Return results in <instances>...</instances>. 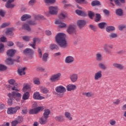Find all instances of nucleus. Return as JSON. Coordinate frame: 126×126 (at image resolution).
<instances>
[{"instance_id": "obj_64", "label": "nucleus", "mask_w": 126, "mask_h": 126, "mask_svg": "<svg viewBox=\"0 0 126 126\" xmlns=\"http://www.w3.org/2000/svg\"><path fill=\"white\" fill-rule=\"evenodd\" d=\"M90 29H92V30H93V31H96V27H95L94 25H90Z\"/></svg>"}, {"instance_id": "obj_21", "label": "nucleus", "mask_w": 126, "mask_h": 126, "mask_svg": "<svg viewBox=\"0 0 126 126\" xmlns=\"http://www.w3.org/2000/svg\"><path fill=\"white\" fill-rule=\"evenodd\" d=\"M113 66L116 68H118V69H120V70H123L125 68L124 65L118 63H114L113 64Z\"/></svg>"}, {"instance_id": "obj_30", "label": "nucleus", "mask_w": 126, "mask_h": 126, "mask_svg": "<svg viewBox=\"0 0 126 126\" xmlns=\"http://www.w3.org/2000/svg\"><path fill=\"white\" fill-rule=\"evenodd\" d=\"M39 89L41 93H43L44 94H47V93H49V90L47 89V88H46L45 87H40Z\"/></svg>"}, {"instance_id": "obj_39", "label": "nucleus", "mask_w": 126, "mask_h": 126, "mask_svg": "<svg viewBox=\"0 0 126 126\" xmlns=\"http://www.w3.org/2000/svg\"><path fill=\"white\" fill-rule=\"evenodd\" d=\"M38 40H39V39L38 38H33V44H30V46H31V47H32V48H33V49H35V45L36 44V42H37V41H38Z\"/></svg>"}, {"instance_id": "obj_3", "label": "nucleus", "mask_w": 126, "mask_h": 126, "mask_svg": "<svg viewBox=\"0 0 126 126\" xmlns=\"http://www.w3.org/2000/svg\"><path fill=\"white\" fill-rule=\"evenodd\" d=\"M8 82L11 85H14L13 87H11V86L8 85V88L9 90H12L13 91H16V92H20V89H17V87H18V84L15 83V80L11 79L8 80Z\"/></svg>"}, {"instance_id": "obj_55", "label": "nucleus", "mask_w": 126, "mask_h": 126, "mask_svg": "<svg viewBox=\"0 0 126 126\" xmlns=\"http://www.w3.org/2000/svg\"><path fill=\"white\" fill-rule=\"evenodd\" d=\"M23 40L26 41V42H28L30 40V37L27 36H23Z\"/></svg>"}, {"instance_id": "obj_41", "label": "nucleus", "mask_w": 126, "mask_h": 126, "mask_svg": "<svg viewBox=\"0 0 126 126\" xmlns=\"http://www.w3.org/2000/svg\"><path fill=\"white\" fill-rule=\"evenodd\" d=\"M116 13L117 15H119V16H122L123 15V10L122 9H118L116 11Z\"/></svg>"}, {"instance_id": "obj_6", "label": "nucleus", "mask_w": 126, "mask_h": 126, "mask_svg": "<svg viewBox=\"0 0 126 126\" xmlns=\"http://www.w3.org/2000/svg\"><path fill=\"white\" fill-rule=\"evenodd\" d=\"M18 110H20V107L18 106L15 107H9L7 109V113L8 115H14L17 113Z\"/></svg>"}, {"instance_id": "obj_13", "label": "nucleus", "mask_w": 126, "mask_h": 126, "mask_svg": "<svg viewBox=\"0 0 126 126\" xmlns=\"http://www.w3.org/2000/svg\"><path fill=\"white\" fill-rule=\"evenodd\" d=\"M33 98L34 100H43L45 99V97L41 96L40 93L38 92L33 93Z\"/></svg>"}, {"instance_id": "obj_10", "label": "nucleus", "mask_w": 126, "mask_h": 126, "mask_svg": "<svg viewBox=\"0 0 126 126\" xmlns=\"http://www.w3.org/2000/svg\"><path fill=\"white\" fill-rule=\"evenodd\" d=\"M35 24H36L35 22H33L32 21H29L27 22V24H25L23 25L22 28L23 29H25V30H27L28 31H30V30H31V29H30L29 25H35Z\"/></svg>"}, {"instance_id": "obj_2", "label": "nucleus", "mask_w": 126, "mask_h": 126, "mask_svg": "<svg viewBox=\"0 0 126 126\" xmlns=\"http://www.w3.org/2000/svg\"><path fill=\"white\" fill-rule=\"evenodd\" d=\"M7 96L10 98L8 99L7 104L9 106H11L13 103L12 99H15L16 101H20L22 94L18 92L13 91L11 93L8 94Z\"/></svg>"}, {"instance_id": "obj_50", "label": "nucleus", "mask_w": 126, "mask_h": 126, "mask_svg": "<svg viewBox=\"0 0 126 126\" xmlns=\"http://www.w3.org/2000/svg\"><path fill=\"white\" fill-rule=\"evenodd\" d=\"M16 121H17L18 124H20L23 122V117L19 116L17 117Z\"/></svg>"}, {"instance_id": "obj_60", "label": "nucleus", "mask_w": 126, "mask_h": 126, "mask_svg": "<svg viewBox=\"0 0 126 126\" xmlns=\"http://www.w3.org/2000/svg\"><path fill=\"white\" fill-rule=\"evenodd\" d=\"M18 124L19 123L17 122V120H14L11 122V126H17V125H18Z\"/></svg>"}, {"instance_id": "obj_8", "label": "nucleus", "mask_w": 126, "mask_h": 126, "mask_svg": "<svg viewBox=\"0 0 126 126\" xmlns=\"http://www.w3.org/2000/svg\"><path fill=\"white\" fill-rule=\"evenodd\" d=\"M43 110H44V107L39 106L37 108L30 110L29 113L32 115H34V114H38V113L43 111Z\"/></svg>"}, {"instance_id": "obj_54", "label": "nucleus", "mask_w": 126, "mask_h": 126, "mask_svg": "<svg viewBox=\"0 0 126 126\" xmlns=\"http://www.w3.org/2000/svg\"><path fill=\"white\" fill-rule=\"evenodd\" d=\"M45 3H55L56 0H44Z\"/></svg>"}, {"instance_id": "obj_49", "label": "nucleus", "mask_w": 126, "mask_h": 126, "mask_svg": "<svg viewBox=\"0 0 126 126\" xmlns=\"http://www.w3.org/2000/svg\"><path fill=\"white\" fill-rule=\"evenodd\" d=\"M117 37H118L117 33H111L110 34H109V37L111 39H114V38H117Z\"/></svg>"}, {"instance_id": "obj_22", "label": "nucleus", "mask_w": 126, "mask_h": 126, "mask_svg": "<svg viewBox=\"0 0 126 126\" xmlns=\"http://www.w3.org/2000/svg\"><path fill=\"white\" fill-rule=\"evenodd\" d=\"M67 91H72L76 88V86L73 84H69L66 87Z\"/></svg>"}, {"instance_id": "obj_35", "label": "nucleus", "mask_w": 126, "mask_h": 126, "mask_svg": "<svg viewBox=\"0 0 126 126\" xmlns=\"http://www.w3.org/2000/svg\"><path fill=\"white\" fill-rule=\"evenodd\" d=\"M83 95H84L86 97H88V98H91V97H93L94 94H93V93L91 92H90L87 93H84L83 94Z\"/></svg>"}, {"instance_id": "obj_33", "label": "nucleus", "mask_w": 126, "mask_h": 126, "mask_svg": "<svg viewBox=\"0 0 126 126\" xmlns=\"http://www.w3.org/2000/svg\"><path fill=\"white\" fill-rule=\"evenodd\" d=\"M55 120L58 122H63L64 120V117L63 115H60L55 117Z\"/></svg>"}, {"instance_id": "obj_23", "label": "nucleus", "mask_w": 126, "mask_h": 126, "mask_svg": "<svg viewBox=\"0 0 126 126\" xmlns=\"http://www.w3.org/2000/svg\"><path fill=\"white\" fill-rule=\"evenodd\" d=\"M64 116L65 118H66V119H67V120H68L69 121H72V120H73V118L71 116V114L69 112H64Z\"/></svg>"}, {"instance_id": "obj_4", "label": "nucleus", "mask_w": 126, "mask_h": 126, "mask_svg": "<svg viewBox=\"0 0 126 126\" xmlns=\"http://www.w3.org/2000/svg\"><path fill=\"white\" fill-rule=\"evenodd\" d=\"M55 91L57 93L58 97L62 98V97L63 96V94H64L65 92H66V89L65 87L60 85L55 88Z\"/></svg>"}, {"instance_id": "obj_43", "label": "nucleus", "mask_w": 126, "mask_h": 126, "mask_svg": "<svg viewBox=\"0 0 126 126\" xmlns=\"http://www.w3.org/2000/svg\"><path fill=\"white\" fill-rule=\"evenodd\" d=\"M98 66L101 69L105 70L107 69V67H106V65L103 63H99L98 64Z\"/></svg>"}, {"instance_id": "obj_14", "label": "nucleus", "mask_w": 126, "mask_h": 126, "mask_svg": "<svg viewBox=\"0 0 126 126\" xmlns=\"http://www.w3.org/2000/svg\"><path fill=\"white\" fill-rule=\"evenodd\" d=\"M69 78L71 82H73V83L77 82V80H78V74L76 73H73L70 75Z\"/></svg>"}, {"instance_id": "obj_62", "label": "nucleus", "mask_w": 126, "mask_h": 126, "mask_svg": "<svg viewBox=\"0 0 126 126\" xmlns=\"http://www.w3.org/2000/svg\"><path fill=\"white\" fill-rule=\"evenodd\" d=\"M0 42H3V43H4V42H6V37L2 36L1 38H0Z\"/></svg>"}, {"instance_id": "obj_25", "label": "nucleus", "mask_w": 126, "mask_h": 126, "mask_svg": "<svg viewBox=\"0 0 126 126\" xmlns=\"http://www.w3.org/2000/svg\"><path fill=\"white\" fill-rule=\"evenodd\" d=\"M25 69L26 67L19 68L18 69V73L19 75H25Z\"/></svg>"}, {"instance_id": "obj_53", "label": "nucleus", "mask_w": 126, "mask_h": 126, "mask_svg": "<svg viewBox=\"0 0 126 126\" xmlns=\"http://www.w3.org/2000/svg\"><path fill=\"white\" fill-rule=\"evenodd\" d=\"M113 103L114 105H119L121 103V100L119 99H115L113 100Z\"/></svg>"}, {"instance_id": "obj_15", "label": "nucleus", "mask_w": 126, "mask_h": 126, "mask_svg": "<svg viewBox=\"0 0 126 126\" xmlns=\"http://www.w3.org/2000/svg\"><path fill=\"white\" fill-rule=\"evenodd\" d=\"M64 62L65 63H72L74 62V58L71 56L66 57Z\"/></svg>"}, {"instance_id": "obj_47", "label": "nucleus", "mask_w": 126, "mask_h": 126, "mask_svg": "<svg viewBox=\"0 0 126 126\" xmlns=\"http://www.w3.org/2000/svg\"><path fill=\"white\" fill-rule=\"evenodd\" d=\"M109 124L110 126H115L116 124H117V122L115 119H111L109 121Z\"/></svg>"}, {"instance_id": "obj_12", "label": "nucleus", "mask_w": 126, "mask_h": 126, "mask_svg": "<svg viewBox=\"0 0 126 126\" xmlns=\"http://www.w3.org/2000/svg\"><path fill=\"white\" fill-rule=\"evenodd\" d=\"M77 25L80 29H82L86 25V21L79 20L77 21Z\"/></svg>"}, {"instance_id": "obj_36", "label": "nucleus", "mask_w": 126, "mask_h": 126, "mask_svg": "<svg viewBox=\"0 0 126 126\" xmlns=\"http://www.w3.org/2000/svg\"><path fill=\"white\" fill-rule=\"evenodd\" d=\"M30 89V85L28 84H26L24 85L23 88V92H26L27 90H29Z\"/></svg>"}, {"instance_id": "obj_7", "label": "nucleus", "mask_w": 126, "mask_h": 126, "mask_svg": "<svg viewBox=\"0 0 126 126\" xmlns=\"http://www.w3.org/2000/svg\"><path fill=\"white\" fill-rule=\"evenodd\" d=\"M61 76L62 73H61L54 74L50 77V80L51 82H56V81H59L61 79Z\"/></svg>"}, {"instance_id": "obj_42", "label": "nucleus", "mask_w": 126, "mask_h": 126, "mask_svg": "<svg viewBox=\"0 0 126 126\" xmlns=\"http://www.w3.org/2000/svg\"><path fill=\"white\" fill-rule=\"evenodd\" d=\"M106 25L107 24L104 22L100 23L98 24V26L100 29H103V28H105V27L106 26Z\"/></svg>"}, {"instance_id": "obj_61", "label": "nucleus", "mask_w": 126, "mask_h": 126, "mask_svg": "<svg viewBox=\"0 0 126 126\" xmlns=\"http://www.w3.org/2000/svg\"><path fill=\"white\" fill-rule=\"evenodd\" d=\"M16 43L18 47H19V48H23L24 46V45L23 44H21L20 42H16Z\"/></svg>"}, {"instance_id": "obj_17", "label": "nucleus", "mask_w": 126, "mask_h": 126, "mask_svg": "<svg viewBox=\"0 0 126 126\" xmlns=\"http://www.w3.org/2000/svg\"><path fill=\"white\" fill-rule=\"evenodd\" d=\"M15 0H8L5 4V7L7 8H11L14 7V4H12V2H14Z\"/></svg>"}, {"instance_id": "obj_32", "label": "nucleus", "mask_w": 126, "mask_h": 126, "mask_svg": "<svg viewBox=\"0 0 126 126\" xmlns=\"http://www.w3.org/2000/svg\"><path fill=\"white\" fill-rule=\"evenodd\" d=\"M34 19L35 20H42L45 19V18L41 15H35L34 16Z\"/></svg>"}, {"instance_id": "obj_26", "label": "nucleus", "mask_w": 126, "mask_h": 126, "mask_svg": "<svg viewBox=\"0 0 126 126\" xmlns=\"http://www.w3.org/2000/svg\"><path fill=\"white\" fill-rule=\"evenodd\" d=\"M30 97V93H29V92H27L23 94L22 99L23 100H29Z\"/></svg>"}, {"instance_id": "obj_40", "label": "nucleus", "mask_w": 126, "mask_h": 126, "mask_svg": "<svg viewBox=\"0 0 126 126\" xmlns=\"http://www.w3.org/2000/svg\"><path fill=\"white\" fill-rule=\"evenodd\" d=\"M103 59V57L102 56V54L101 53H97L96 54V60L98 62L101 61V60Z\"/></svg>"}, {"instance_id": "obj_28", "label": "nucleus", "mask_w": 126, "mask_h": 126, "mask_svg": "<svg viewBox=\"0 0 126 126\" xmlns=\"http://www.w3.org/2000/svg\"><path fill=\"white\" fill-rule=\"evenodd\" d=\"M13 30H14L13 28L7 29V31L5 32L6 35H8L9 36H13L14 33L12 32Z\"/></svg>"}, {"instance_id": "obj_44", "label": "nucleus", "mask_w": 126, "mask_h": 126, "mask_svg": "<svg viewBox=\"0 0 126 126\" xmlns=\"http://www.w3.org/2000/svg\"><path fill=\"white\" fill-rule=\"evenodd\" d=\"M100 19H101V15H100L99 14H96L95 22H98L100 21Z\"/></svg>"}, {"instance_id": "obj_48", "label": "nucleus", "mask_w": 126, "mask_h": 126, "mask_svg": "<svg viewBox=\"0 0 126 126\" xmlns=\"http://www.w3.org/2000/svg\"><path fill=\"white\" fill-rule=\"evenodd\" d=\"M4 52V45L2 43H0V53Z\"/></svg>"}, {"instance_id": "obj_37", "label": "nucleus", "mask_w": 126, "mask_h": 126, "mask_svg": "<svg viewBox=\"0 0 126 126\" xmlns=\"http://www.w3.org/2000/svg\"><path fill=\"white\" fill-rule=\"evenodd\" d=\"M76 14H78V15H81V16H85V15H86V13L85 12L79 10H76Z\"/></svg>"}, {"instance_id": "obj_5", "label": "nucleus", "mask_w": 126, "mask_h": 126, "mask_svg": "<svg viewBox=\"0 0 126 126\" xmlns=\"http://www.w3.org/2000/svg\"><path fill=\"white\" fill-rule=\"evenodd\" d=\"M59 10H60V9L58 6H51L49 7V13L52 15H56V14H58Z\"/></svg>"}, {"instance_id": "obj_27", "label": "nucleus", "mask_w": 126, "mask_h": 126, "mask_svg": "<svg viewBox=\"0 0 126 126\" xmlns=\"http://www.w3.org/2000/svg\"><path fill=\"white\" fill-rule=\"evenodd\" d=\"M50 114H51V111L49 109H45L44 111L43 116L44 118H46L47 119L49 118V116H50Z\"/></svg>"}, {"instance_id": "obj_29", "label": "nucleus", "mask_w": 126, "mask_h": 126, "mask_svg": "<svg viewBox=\"0 0 126 126\" xmlns=\"http://www.w3.org/2000/svg\"><path fill=\"white\" fill-rule=\"evenodd\" d=\"M67 16V13L65 12H62L59 15V18L60 19H64Z\"/></svg>"}, {"instance_id": "obj_31", "label": "nucleus", "mask_w": 126, "mask_h": 126, "mask_svg": "<svg viewBox=\"0 0 126 126\" xmlns=\"http://www.w3.org/2000/svg\"><path fill=\"white\" fill-rule=\"evenodd\" d=\"M115 29L116 28H115V27L112 26H107L106 28V31L107 32H112V31H114Z\"/></svg>"}, {"instance_id": "obj_57", "label": "nucleus", "mask_w": 126, "mask_h": 126, "mask_svg": "<svg viewBox=\"0 0 126 126\" xmlns=\"http://www.w3.org/2000/svg\"><path fill=\"white\" fill-rule=\"evenodd\" d=\"M112 48H113V46H110L106 44L104 45V46L105 51H107V49H112Z\"/></svg>"}, {"instance_id": "obj_45", "label": "nucleus", "mask_w": 126, "mask_h": 126, "mask_svg": "<svg viewBox=\"0 0 126 126\" xmlns=\"http://www.w3.org/2000/svg\"><path fill=\"white\" fill-rule=\"evenodd\" d=\"M49 55L47 53H44L42 56V60L44 62H47V60H48V57Z\"/></svg>"}, {"instance_id": "obj_20", "label": "nucleus", "mask_w": 126, "mask_h": 126, "mask_svg": "<svg viewBox=\"0 0 126 126\" xmlns=\"http://www.w3.org/2000/svg\"><path fill=\"white\" fill-rule=\"evenodd\" d=\"M55 24H58L59 28H64L66 27V24L60 21L59 20H56L55 22Z\"/></svg>"}, {"instance_id": "obj_1", "label": "nucleus", "mask_w": 126, "mask_h": 126, "mask_svg": "<svg viewBox=\"0 0 126 126\" xmlns=\"http://www.w3.org/2000/svg\"><path fill=\"white\" fill-rule=\"evenodd\" d=\"M55 40L59 46L61 48H65L66 47L65 34L63 33H58L55 36Z\"/></svg>"}, {"instance_id": "obj_24", "label": "nucleus", "mask_w": 126, "mask_h": 126, "mask_svg": "<svg viewBox=\"0 0 126 126\" xmlns=\"http://www.w3.org/2000/svg\"><path fill=\"white\" fill-rule=\"evenodd\" d=\"M47 123H48V118L43 116L39 119V123L40 125H46Z\"/></svg>"}, {"instance_id": "obj_46", "label": "nucleus", "mask_w": 126, "mask_h": 126, "mask_svg": "<svg viewBox=\"0 0 126 126\" xmlns=\"http://www.w3.org/2000/svg\"><path fill=\"white\" fill-rule=\"evenodd\" d=\"M100 2L98 0H94L92 2V6H95V5H99Z\"/></svg>"}, {"instance_id": "obj_16", "label": "nucleus", "mask_w": 126, "mask_h": 126, "mask_svg": "<svg viewBox=\"0 0 126 126\" xmlns=\"http://www.w3.org/2000/svg\"><path fill=\"white\" fill-rule=\"evenodd\" d=\"M102 70H99L94 74V80H99V79L102 78Z\"/></svg>"}, {"instance_id": "obj_9", "label": "nucleus", "mask_w": 126, "mask_h": 126, "mask_svg": "<svg viewBox=\"0 0 126 126\" xmlns=\"http://www.w3.org/2000/svg\"><path fill=\"white\" fill-rule=\"evenodd\" d=\"M23 53L24 55H26V56H28L29 59H31L32 58L33 55L34 54V51L33 50L30 48H26L23 51Z\"/></svg>"}, {"instance_id": "obj_34", "label": "nucleus", "mask_w": 126, "mask_h": 126, "mask_svg": "<svg viewBox=\"0 0 126 126\" xmlns=\"http://www.w3.org/2000/svg\"><path fill=\"white\" fill-rule=\"evenodd\" d=\"M28 18H31V16L28 14H25L22 16L21 19L22 21H25V20L28 19Z\"/></svg>"}, {"instance_id": "obj_56", "label": "nucleus", "mask_w": 126, "mask_h": 126, "mask_svg": "<svg viewBox=\"0 0 126 126\" xmlns=\"http://www.w3.org/2000/svg\"><path fill=\"white\" fill-rule=\"evenodd\" d=\"M10 24V23H4L1 26V28H5V27H7Z\"/></svg>"}, {"instance_id": "obj_52", "label": "nucleus", "mask_w": 126, "mask_h": 126, "mask_svg": "<svg viewBox=\"0 0 126 126\" xmlns=\"http://www.w3.org/2000/svg\"><path fill=\"white\" fill-rule=\"evenodd\" d=\"M7 67L3 64H0V71H3V70H6Z\"/></svg>"}, {"instance_id": "obj_18", "label": "nucleus", "mask_w": 126, "mask_h": 126, "mask_svg": "<svg viewBox=\"0 0 126 126\" xmlns=\"http://www.w3.org/2000/svg\"><path fill=\"white\" fill-rule=\"evenodd\" d=\"M110 1H113V0H109ZM114 1L116 5L121 6L122 3H126V0H114Z\"/></svg>"}, {"instance_id": "obj_11", "label": "nucleus", "mask_w": 126, "mask_h": 126, "mask_svg": "<svg viewBox=\"0 0 126 126\" xmlns=\"http://www.w3.org/2000/svg\"><path fill=\"white\" fill-rule=\"evenodd\" d=\"M75 25H69L67 28V32L70 35L75 33Z\"/></svg>"}, {"instance_id": "obj_63", "label": "nucleus", "mask_w": 126, "mask_h": 126, "mask_svg": "<svg viewBox=\"0 0 126 126\" xmlns=\"http://www.w3.org/2000/svg\"><path fill=\"white\" fill-rule=\"evenodd\" d=\"M35 2H36V0H31L29 1V4L30 5H33L35 4Z\"/></svg>"}, {"instance_id": "obj_19", "label": "nucleus", "mask_w": 126, "mask_h": 126, "mask_svg": "<svg viewBox=\"0 0 126 126\" xmlns=\"http://www.w3.org/2000/svg\"><path fill=\"white\" fill-rule=\"evenodd\" d=\"M15 53H16V50L14 49H9L7 51V56L8 57H13L14 55H15Z\"/></svg>"}, {"instance_id": "obj_59", "label": "nucleus", "mask_w": 126, "mask_h": 126, "mask_svg": "<svg viewBox=\"0 0 126 126\" xmlns=\"http://www.w3.org/2000/svg\"><path fill=\"white\" fill-rule=\"evenodd\" d=\"M50 50H54V49H56L57 48V45L56 44H51L49 47Z\"/></svg>"}, {"instance_id": "obj_38", "label": "nucleus", "mask_w": 126, "mask_h": 126, "mask_svg": "<svg viewBox=\"0 0 126 126\" xmlns=\"http://www.w3.org/2000/svg\"><path fill=\"white\" fill-rule=\"evenodd\" d=\"M5 63L7 64H13V63H14V60L11 59V58H7L5 60Z\"/></svg>"}, {"instance_id": "obj_51", "label": "nucleus", "mask_w": 126, "mask_h": 126, "mask_svg": "<svg viewBox=\"0 0 126 126\" xmlns=\"http://www.w3.org/2000/svg\"><path fill=\"white\" fill-rule=\"evenodd\" d=\"M88 14L91 19H93V16H94V13L93 12L89 11Z\"/></svg>"}, {"instance_id": "obj_58", "label": "nucleus", "mask_w": 126, "mask_h": 126, "mask_svg": "<svg viewBox=\"0 0 126 126\" xmlns=\"http://www.w3.org/2000/svg\"><path fill=\"white\" fill-rule=\"evenodd\" d=\"M126 27V25H121L119 26L118 28H119V30H120V31H122V30H123V29H125Z\"/></svg>"}]
</instances>
